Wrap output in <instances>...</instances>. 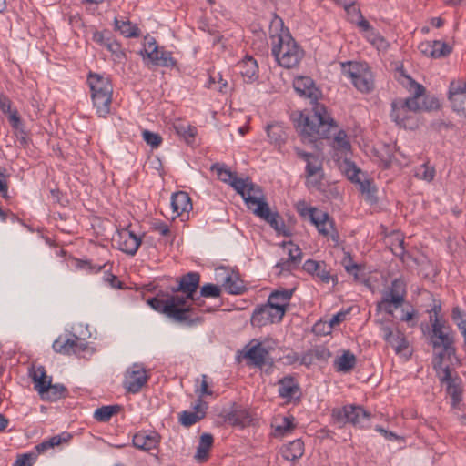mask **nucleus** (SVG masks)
Wrapping results in <instances>:
<instances>
[{
    "label": "nucleus",
    "instance_id": "nucleus-1",
    "mask_svg": "<svg viewBox=\"0 0 466 466\" xmlns=\"http://www.w3.org/2000/svg\"><path fill=\"white\" fill-rule=\"evenodd\" d=\"M293 86L299 96L309 98L313 104L311 113L301 114L299 119L298 128L302 140L312 143L318 139L329 138L331 129H334L337 125L328 113L326 106L317 103L321 93L314 81L309 76H299L295 78Z\"/></svg>",
    "mask_w": 466,
    "mask_h": 466
},
{
    "label": "nucleus",
    "instance_id": "nucleus-24",
    "mask_svg": "<svg viewBox=\"0 0 466 466\" xmlns=\"http://www.w3.org/2000/svg\"><path fill=\"white\" fill-rule=\"evenodd\" d=\"M159 441L160 436L155 431H139L133 437L134 446L142 451H148L157 449Z\"/></svg>",
    "mask_w": 466,
    "mask_h": 466
},
{
    "label": "nucleus",
    "instance_id": "nucleus-55",
    "mask_svg": "<svg viewBox=\"0 0 466 466\" xmlns=\"http://www.w3.org/2000/svg\"><path fill=\"white\" fill-rule=\"evenodd\" d=\"M436 40L423 41L418 46V49L426 56H434L436 53L435 48Z\"/></svg>",
    "mask_w": 466,
    "mask_h": 466
},
{
    "label": "nucleus",
    "instance_id": "nucleus-10",
    "mask_svg": "<svg viewBox=\"0 0 466 466\" xmlns=\"http://www.w3.org/2000/svg\"><path fill=\"white\" fill-rule=\"evenodd\" d=\"M144 60L147 59L152 65L163 67H175L177 61L172 53L159 46L156 39L150 35L145 36L144 48L139 52Z\"/></svg>",
    "mask_w": 466,
    "mask_h": 466
},
{
    "label": "nucleus",
    "instance_id": "nucleus-60",
    "mask_svg": "<svg viewBox=\"0 0 466 466\" xmlns=\"http://www.w3.org/2000/svg\"><path fill=\"white\" fill-rule=\"evenodd\" d=\"M112 38V36L108 35L106 32H99L96 31L93 34L92 39L96 43L99 44L100 46L106 47V43Z\"/></svg>",
    "mask_w": 466,
    "mask_h": 466
},
{
    "label": "nucleus",
    "instance_id": "nucleus-57",
    "mask_svg": "<svg viewBox=\"0 0 466 466\" xmlns=\"http://www.w3.org/2000/svg\"><path fill=\"white\" fill-rule=\"evenodd\" d=\"M348 311H339L337 314L333 315L328 321V330L327 333H330L332 329L336 326L339 325L342 321L345 320Z\"/></svg>",
    "mask_w": 466,
    "mask_h": 466
},
{
    "label": "nucleus",
    "instance_id": "nucleus-45",
    "mask_svg": "<svg viewBox=\"0 0 466 466\" xmlns=\"http://www.w3.org/2000/svg\"><path fill=\"white\" fill-rule=\"evenodd\" d=\"M451 317L462 336L466 338V319H464L461 310L458 307L452 309Z\"/></svg>",
    "mask_w": 466,
    "mask_h": 466
},
{
    "label": "nucleus",
    "instance_id": "nucleus-12",
    "mask_svg": "<svg viewBox=\"0 0 466 466\" xmlns=\"http://www.w3.org/2000/svg\"><path fill=\"white\" fill-rule=\"evenodd\" d=\"M53 350L56 353L64 355H78L88 352L93 353L94 350L88 346V343L75 334L60 335L53 342Z\"/></svg>",
    "mask_w": 466,
    "mask_h": 466
},
{
    "label": "nucleus",
    "instance_id": "nucleus-43",
    "mask_svg": "<svg viewBox=\"0 0 466 466\" xmlns=\"http://www.w3.org/2000/svg\"><path fill=\"white\" fill-rule=\"evenodd\" d=\"M334 147L340 151L347 152L350 149V143L344 130H339L334 137Z\"/></svg>",
    "mask_w": 466,
    "mask_h": 466
},
{
    "label": "nucleus",
    "instance_id": "nucleus-52",
    "mask_svg": "<svg viewBox=\"0 0 466 466\" xmlns=\"http://www.w3.org/2000/svg\"><path fill=\"white\" fill-rule=\"evenodd\" d=\"M295 428L293 417H284L281 422L275 427V431L280 434H286Z\"/></svg>",
    "mask_w": 466,
    "mask_h": 466
},
{
    "label": "nucleus",
    "instance_id": "nucleus-28",
    "mask_svg": "<svg viewBox=\"0 0 466 466\" xmlns=\"http://www.w3.org/2000/svg\"><path fill=\"white\" fill-rule=\"evenodd\" d=\"M266 132L268 137L269 142L280 147L285 144L288 135L286 128L279 122H274L266 126Z\"/></svg>",
    "mask_w": 466,
    "mask_h": 466
},
{
    "label": "nucleus",
    "instance_id": "nucleus-6",
    "mask_svg": "<svg viewBox=\"0 0 466 466\" xmlns=\"http://www.w3.org/2000/svg\"><path fill=\"white\" fill-rule=\"evenodd\" d=\"M148 305L160 313L177 322H185L193 325L196 321L190 316L191 307H186V299L181 295H172L167 299L152 298L147 300Z\"/></svg>",
    "mask_w": 466,
    "mask_h": 466
},
{
    "label": "nucleus",
    "instance_id": "nucleus-5",
    "mask_svg": "<svg viewBox=\"0 0 466 466\" xmlns=\"http://www.w3.org/2000/svg\"><path fill=\"white\" fill-rule=\"evenodd\" d=\"M459 367L461 365H451V363L439 364V381L441 390L451 399V406L455 410H461L463 407L464 385L462 379L457 371Z\"/></svg>",
    "mask_w": 466,
    "mask_h": 466
},
{
    "label": "nucleus",
    "instance_id": "nucleus-2",
    "mask_svg": "<svg viewBox=\"0 0 466 466\" xmlns=\"http://www.w3.org/2000/svg\"><path fill=\"white\" fill-rule=\"evenodd\" d=\"M395 77L410 96L392 101L390 117L397 125L406 127L412 113L428 111L433 106L432 103L427 102L424 86L407 75L402 66L397 68Z\"/></svg>",
    "mask_w": 466,
    "mask_h": 466
},
{
    "label": "nucleus",
    "instance_id": "nucleus-36",
    "mask_svg": "<svg viewBox=\"0 0 466 466\" xmlns=\"http://www.w3.org/2000/svg\"><path fill=\"white\" fill-rule=\"evenodd\" d=\"M115 29L119 31L125 37H138L141 35V31L138 26L132 24L129 20H119L115 18L114 20Z\"/></svg>",
    "mask_w": 466,
    "mask_h": 466
},
{
    "label": "nucleus",
    "instance_id": "nucleus-22",
    "mask_svg": "<svg viewBox=\"0 0 466 466\" xmlns=\"http://www.w3.org/2000/svg\"><path fill=\"white\" fill-rule=\"evenodd\" d=\"M217 275L222 278V287L229 294L238 295L246 290L243 281L238 275L233 271L229 272L226 268L217 269Z\"/></svg>",
    "mask_w": 466,
    "mask_h": 466
},
{
    "label": "nucleus",
    "instance_id": "nucleus-33",
    "mask_svg": "<svg viewBox=\"0 0 466 466\" xmlns=\"http://www.w3.org/2000/svg\"><path fill=\"white\" fill-rule=\"evenodd\" d=\"M214 438L210 433H203L200 436L197 452L194 455L195 460L198 462H204L208 460L209 451L213 445Z\"/></svg>",
    "mask_w": 466,
    "mask_h": 466
},
{
    "label": "nucleus",
    "instance_id": "nucleus-54",
    "mask_svg": "<svg viewBox=\"0 0 466 466\" xmlns=\"http://www.w3.org/2000/svg\"><path fill=\"white\" fill-rule=\"evenodd\" d=\"M343 6L350 16L352 23H355L362 15L360 10L354 5V3L344 2Z\"/></svg>",
    "mask_w": 466,
    "mask_h": 466
},
{
    "label": "nucleus",
    "instance_id": "nucleus-53",
    "mask_svg": "<svg viewBox=\"0 0 466 466\" xmlns=\"http://www.w3.org/2000/svg\"><path fill=\"white\" fill-rule=\"evenodd\" d=\"M210 84L221 93H227L228 91V82L222 78L219 73L210 76Z\"/></svg>",
    "mask_w": 466,
    "mask_h": 466
},
{
    "label": "nucleus",
    "instance_id": "nucleus-38",
    "mask_svg": "<svg viewBox=\"0 0 466 466\" xmlns=\"http://www.w3.org/2000/svg\"><path fill=\"white\" fill-rule=\"evenodd\" d=\"M212 170L216 171L218 178L225 182L229 184L234 188V183L236 181H242V178H238L235 173L231 172L229 169H228L224 165H220L218 163L214 164L211 167Z\"/></svg>",
    "mask_w": 466,
    "mask_h": 466
},
{
    "label": "nucleus",
    "instance_id": "nucleus-15",
    "mask_svg": "<svg viewBox=\"0 0 466 466\" xmlns=\"http://www.w3.org/2000/svg\"><path fill=\"white\" fill-rule=\"evenodd\" d=\"M146 369L140 364H133L125 374L124 388L130 393H137L147 382Z\"/></svg>",
    "mask_w": 466,
    "mask_h": 466
},
{
    "label": "nucleus",
    "instance_id": "nucleus-34",
    "mask_svg": "<svg viewBox=\"0 0 466 466\" xmlns=\"http://www.w3.org/2000/svg\"><path fill=\"white\" fill-rule=\"evenodd\" d=\"M71 439V435L68 432H63L59 435H55L48 440L42 441L41 443L35 446V454L36 457L46 451L48 449L54 448L60 445L61 443L67 442Z\"/></svg>",
    "mask_w": 466,
    "mask_h": 466
},
{
    "label": "nucleus",
    "instance_id": "nucleus-37",
    "mask_svg": "<svg viewBox=\"0 0 466 466\" xmlns=\"http://www.w3.org/2000/svg\"><path fill=\"white\" fill-rule=\"evenodd\" d=\"M11 105L7 96L0 95V110L5 114H9V121L15 129H20L22 126L20 116L17 111H11Z\"/></svg>",
    "mask_w": 466,
    "mask_h": 466
},
{
    "label": "nucleus",
    "instance_id": "nucleus-49",
    "mask_svg": "<svg viewBox=\"0 0 466 466\" xmlns=\"http://www.w3.org/2000/svg\"><path fill=\"white\" fill-rule=\"evenodd\" d=\"M36 461V454L34 452L19 455L15 461L13 466H33Z\"/></svg>",
    "mask_w": 466,
    "mask_h": 466
},
{
    "label": "nucleus",
    "instance_id": "nucleus-4",
    "mask_svg": "<svg viewBox=\"0 0 466 466\" xmlns=\"http://www.w3.org/2000/svg\"><path fill=\"white\" fill-rule=\"evenodd\" d=\"M234 189L241 195L248 208L254 215L268 223L276 231L284 228L283 219L278 212H272L266 201L262 188L253 183L249 178L234 183Z\"/></svg>",
    "mask_w": 466,
    "mask_h": 466
},
{
    "label": "nucleus",
    "instance_id": "nucleus-27",
    "mask_svg": "<svg viewBox=\"0 0 466 466\" xmlns=\"http://www.w3.org/2000/svg\"><path fill=\"white\" fill-rule=\"evenodd\" d=\"M171 208L177 216L188 213L193 208L189 195L184 191L173 193L171 197Z\"/></svg>",
    "mask_w": 466,
    "mask_h": 466
},
{
    "label": "nucleus",
    "instance_id": "nucleus-7",
    "mask_svg": "<svg viewBox=\"0 0 466 466\" xmlns=\"http://www.w3.org/2000/svg\"><path fill=\"white\" fill-rule=\"evenodd\" d=\"M87 82L96 114L100 117H106L110 113L112 104L113 86L111 81L102 75L90 73Z\"/></svg>",
    "mask_w": 466,
    "mask_h": 466
},
{
    "label": "nucleus",
    "instance_id": "nucleus-21",
    "mask_svg": "<svg viewBox=\"0 0 466 466\" xmlns=\"http://www.w3.org/2000/svg\"><path fill=\"white\" fill-rule=\"evenodd\" d=\"M308 213L310 221L316 226L319 233L324 237H328L334 228V220L328 213L319 210L316 208H309Z\"/></svg>",
    "mask_w": 466,
    "mask_h": 466
},
{
    "label": "nucleus",
    "instance_id": "nucleus-48",
    "mask_svg": "<svg viewBox=\"0 0 466 466\" xmlns=\"http://www.w3.org/2000/svg\"><path fill=\"white\" fill-rule=\"evenodd\" d=\"M288 249L289 258L291 261L299 265L302 258V251L299 248V246L293 244L292 242H289L285 245Z\"/></svg>",
    "mask_w": 466,
    "mask_h": 466
},
{
    "label": "nucleus",
    "instance_id": "nucleus-58",
    "mask_svg": "<svg viewBox=\"0 0 466 466\" xmlns=\"http://www.w3.org/2000/svg\"><path fill=\"white\" fill-rule=\"evenodd\" d=\"M66 391V388L64 385H62V384L52 385L50 383V388H48V390L46 391L45 393H47L54 400H56L58 398H61L62 396H64Z\"/></svg>",
    "mask_w": 466,
    "mask_h": 466
},
{
    "label": "nucleus",
    "instance_id": "nucleus-16",
    "mask_svg": "<svg viewBox=\"0 0 466 466\" xmlns=\"http://www.w3.org/2000/svg\"><path fill=\"white\" fill-rule=\"evenodd\" d=\"M279 309L274 310L272 306L266 304L258 306L254 309L251 316V325L261 328L268 324L280 322L283 315L279 313Z\"/></svg>",
    "mask_w": 466,
    "mask_h": 466
},
{
    "label": "nucleus",
    "instance_id": "nucleus-9",
    "mask_svg": "<svg viewBox=\"0 0 466 466\" xmlns=\"http://www.w3.org/2000/svg\"><path fill=\"white\" fill-rule=\"evenodd\" d=\"M405 297V282L400 279H394L391 285L382 291L381 299L377 302L376 309L378 312L384 311L393 316L394 310L402 307Z\"/></svg>",
    "mask_w": 466,
    "mask_h": 466
},
{
    "label": "nucleus",
    "instance_id": "nucleus-32",
    "mask_svg": "<svg viewBox=\"0 0 466 466\" xmlns=\"http://www.w3.org/2000/svg\"><path fill=\"white\" fill-rule=\"evenodd\" d=\"M281 454L287 461H296L304 454V443L300 439L294 440L281 448Z\"/></svg>",
    "mask_w": 466,
    "mask_h": 466
},
{
    "label": "nucleus",
    "instance_id": "nucleus-18",
    "mask_svg": "<svg viewBox=\"0 0 466 466\" xmlns=\"http://www.w3.org/2000/svg\"><path fill=\"white\" fill-rule=\"evenodd\" d=\"M338 418H343L347 422L364 428L369 424L370 414L360 406L348 405L337 411Z\"/></svg>",
    "mask_w": 466,
    "mask_h": 466
},
{
    "label": "nucleus",
    "instance_id": "nucleus-17",
    "mask_svg": "<svg viewBox=\"0 0 466 466\" xmlns=\"http://www.w3.org/2000/svg\"><path fill=\"white\" fill-rule=\"evenodd\" d=\"M113 242L121 251L134 256L141 245V238L127 228H123L114 235Z\"/></svg>",
    "mask_w": 466,
    "mask_h": 466
},
{
    "label": "nucleus",
    "instance_id": "nucleus-59",
    "mask_svg": "<svg viewBox=\"0 0 466 466\" xmlns=\"http://www.w3.org/2000/svg\"><path fill=\"white\" fill-rule=\"evenodd\" d=\"M366 37L372 45H375L377 46H381L385 42L384 38L381 35H380L373 28H371L367 33Z\"/></svg>",
    "mask_w": 466,
    "mask_h": 466
},
{
    "label": "nucleus",
    "instance_id": "nucleus-13",
    "mask_svg": "<svg viewBox=\"0 0 466 466\" xmlns=\"http://www.w3.org/2000/svg\"><path fill=\"white\" fill-rule=\"evenodd\" d=\"M296 153L306 162L305 171L308 186L319 187L324 177L322 158L319 155L307 153L299 148H296Z\"/></svg>",
    "mask_w": 466,
    "mask_h": 466
},
{
    "label": "nucleus",
    "instance_id": "nucleus-29",
    "mask_svg": "<svg viewBox=\"0 0 466 466\" xmlns=\"http://www.w3.org/2000/svg\"><path fill=\"white\" fill-rule=\"evenodd\" d=\"M30 376L34 381L35 389L43 395L50 388L51 378L46 375L43 366L34 368L30 371Z\"/></svg>",
    "mask_w": 466,
    "mask_h": 466
},
{
    "label": "nucleus",
    "instance_id": "nucleus-50",
    "mask_svg": "<svg viewBox=\"0 0 466 466\" xmlns=\"http://www.w3.org/2000/svg\"><path fill=\"white\" fill-rule=\"evenodd\" d=\"M142 135L147 144L151 146L153 148H157L162 143V137L157 133L144 130Z\"/></svg>",
    "mask_w": 466,
    "mask_h": 466
},
{
    "label": "nucleus",
    "instance_id": "nucleus-3",
    "mask_svg": "<svg viewBox=\"0 0 466 466\" xmlns=\"http://www.w3.org/2000/svg\"><path fill=\"white\" fill-rule=\"evenodd\" d=\"M270 41L271 53L279 66L292 68L299 64L304 52L289 30L283 27L280 18H276L271 23Z\"/></svg>",
    "mask_w": 466,
    "mask_h": 466
},
{
    "label": "nucleus",
    "instance_id": "nucleus-47",
    "mask_svg": "<svg viewBox=\"0 0 466 466\" xmlns=\"http://www.w3.org/2000/svg\"><path fill=\"white\" fill-rule=\"evenodd\" d=\"M310 350L315 361L326 362L331 357V352L324 346H316Z\"/></svg>",
    "mask_w": 466,
    "mask_h": 466
},
{
    "label": "nucleus",
    "instance_id": "nucleus-41",
    "mask_svg": "<svg viewBox=\"0 0 466 466\" xmlns=\"http://www.w3.org/2000/svg\"><path fill=\"white\" fill-rule=\"evenodd\" d=\"M106 48L117 59L119 62L126 59L125 50L122 48L121 44L113 37L106 43Z\"/></svg>",
    "mask_w": 466,
    "mask_h": 466
},
{
    "label": "nucleus",
    "instance_id": "nucleus-20",
    "mask_svg": "<svg viewBox=\"0 0 466 466\" xmlns=\"http://www.w3.org/2000/svg\"><path fill=\"white\" fill-rule=\"evenodd\" d=\"M279 396L286 401L299 400L301 397V390L297 380L290 376H285L278 381Z\"/></svg>",
    "mask_w": 466,
    "mask_h": 466
},
{
    "label": "nucleus",
    "instance_id": "nucleus-35",
    "mask_svg": "<svg viewBox=\"0 0 466 466\" xmlns=\"http://www.w3.org/2000/svg\"><path fill=\"white\" fill-rule=\"evenodd\" d=\"M356 362L355 355L348 350L335 359L334 367L339 372L348 373L355 367Z\"/></svg>",
    "mask_w": 466,
    "mask_h": 466
},
{
    "label": "nucleus",
    "instance_id": "nucleus-64",
    "mask_svg": "<svg viewBox=\"0 0 466 466\" xmlns=\"http://www.w3.org/2000/svg\"><path fill=\"white\" fill-rule=\"evenodd\" d=\"M297 266L298 265L291 261L289 258H282L277 263L276 268H279L281 271H290L296 268Z\"/></svg>",
    "mask_w": 466,
    "mask_h": 466
},
{
    "label": "nucleus",
    "instance_id": "nucleus-14",
    "mask_svg": "<svg viewBox=\"0 0 466 466\" xmlns=\"http://www.w3.org/2000/svg\"><path fill=\"white\" fill-rule=\"evenodd\" d=\"M447 98L453 111L466 116V82L463 79L450 82Z\"/></svg>",
    "mask_w": 466,
    "mask_h": 466
},
{
    "label": "nucleus",
    "instance_id": "nucleus-11",
    "mask_svg": "<svg viewBox=\"0 0 466 466\" xmlns=\"http://www.w3.org/2000/svg\"><path fill=\"white\" fill-rule=\"evenodd\" d=\"M455 332L446 330L442 319L439 317V364L451 363L461 365V360L456 355L454 347Z\"/></svg>",
    "mask_w": 466,
    "mask_h": 466
},
{
    "label": "nucleus",
    "instance_id": "nucleus-42",
    "mask_svg": "<svg viewBox=\"0 0 466 466\" xmlns=\"http://www.w3.org/2000/svg\"><path fill=\"white\" fill-rule=\"evenodd\" d=\"M203 419L202 414H196L194 411L184 410L179 415V422L185 427H190Z\"/></svg>",
    "mask_w": 466,
    "mask_h": 466
},
{
    "label": "nucleus",
    "instance_id": "nucleus-31",
    "mask_svg": "<svg viewBox=\"0 0 466 466\" xmlns=\"http://www.w3.org/2000/svg\"><path fill=\"white\" fill-rule=\"evenodd\" d=\"M239 73L247 82L254 81L258 78V64L251 56H246L238 64Z\"/></svg>",
    "mask_w": 466,
    "mask_h": 466
},
{
    "label": "nucleus",
    "instance_id": "nucleus-30",
    "mask_svg": "<svg viewBox=\"0 0 466 466\" xmlns=\"http://www.w3.org/2000/svg\"><path fill=\"white\" fill-rule=\"evenodd\" d=\"M431 325L421 324V330L429 344L435 350L437 349V308L434 306L430 315Z\"/></svg>",
    "mask_w": 466,
    "mask_h": 466
},
{
    "label": "nucleus",
    "instance_id": "nucleus-63",
    "mask_svg": "<svg viewBox=\"0 0 466 466\" xmlns=\"http://www.w3.org/2000/svg\"><path fill=\"white\" fill-rule=\"evenodd\" d=\"M280 360L283 361L284 365H293L299 360V355L293 350H289L281 357Z\"/></svg>",
    "mask_w": 466,
    "mask_h": 466
},
{
    "label": "nucleus",
    "instance_id": "nucleus-61",
    "mask_svg": "<svg viewBox=\"0 0 466 466\" xmlns=\"http://www.w3.org/2000/svg\"><path fill=\"white\" fill-rule=\"evenodd\" d=\"M103 280L114 289H122V282L118 280L116 276L111 273L106 271L103 277Z\"/></svg>",
    "mask_w": 466,
    "mask_h": 466
},
{
    "label": "nucleus",
    "instance_id": "nucleus-56",
    "mask_svg": "<svg viewBox=\"0 0 466 466\" xmlns=\"http://www.w3.org/2000/svg\"><path fill=\"white\" fill-rule=\"evenodd\" d=\"M76 267L78 268L86 270L87 272H90V273H92V272L96 273V272L102 270L103 268H105L106 264L103 266H99V265L93 264L89 260H77Z\"/></svg>",
    "mask_w": 466,
    "mask_h": 466
},
{
    "label": "nucleus",
    "instance_id": "nucleus-44",
    "mask_svg": "<svg viewBox=\"0 0 466 466\" xmlns=\"http://www.w3.org/2000/svg\"><path fill=\"white\" fill-rule=\"evenodd\" d=\"M176 132L186 140L193 139L196 135V128L188 124L178 123L174 126Z\"/></svg>",
    "mask_w": 466,
    "mask_h": 466
},
{
    "label": "nucleus",
    "instance_id": "nucleus-8",
    "mask_svg": "<svg viewBox=\"0 0 466 466\" xmlns=\"http://www.w3.org/2000/svg\"><path fill=\"white\" fill-rule=\"evenodd\" d=\"M341 71L360 92L368 94L373 91L374 76L367 63L352 61L341 63Z\"/></svg>",
    "mask_w": 466,
    "mask_h": 466
},
{
    "label": "nucleus",
    "instance_id": "nucleus-46",
    "mask_svg": "<svg viewBox=\"0 0 466 466\" xmlns=\"http://www.w3.org/2000/svg\"><path fill=\"white\" fill-rule=\"evenodd\" d=\"M220 294L221 289L211 283L203 285L200 289V297L204 298H218Z\"/></svg>",
    "mask_w": 466,
    "mask_h": 466
},
{
    "label": "nucleus",
    "instance_id": "nucleus-39",
    "mask_svg": "<svg viewBox=\"0 0 466 466\" xmlns=\"http://www.w3.org/2000/svg\"><path fill=\"white\" fill-rule=\"evenodd\" d=\"M121 410L119 405H108L98 408L94 412V418L100 422L108 421L113 415L117 414Z\"/></svg>",
    "mask_w": 466,
    "mask_h": 466
},
{
    "label": "nucleus",
    "instance_id": "nucleus-40",
    "mask_svg": "<svg viewBox=\"0 0 466 466\" xmlns=\"http://www.w3.org/2000/svg\"><path fill=\"white\" fill-rule=\"evenodd\" d=\"M388 344H390L393 348L396 354L404 353L409 347L408 340L406 339L404 335L399 331Z\"/></svg>",
    "mask_w": 466,
    "mask_h": 466
},
{
    "label": "nucleus",
    "instance_id": "nucleus-19",
    "mask_svg": "<svg viewBox=\"0 0 466 466\" xmlns=\"http://www.w3.org/2000/svg\"><path fill=\"white\" fill-rule=\"evenodd\" d=\"M269 350L262 342L253 339L245 348L244 358L252 365L262 368L268 362Z\"/></svg>",
    "mask_w": 466,
    "mask_h": 466
},
{
    "label": "nucleus",
    "instance_id": "nucleus-26",
    "mask_svg": "<svg viewBox=\"0 0 466 466\" xmlns=\"http://www.w3.org/2000/svg\"><path fill=\"white\" fill-rule=\"evenodd\" d=\"M200 281V275L198 272H188L186 275L182 276L179 280V285L174 291H180L186 294L184 299L186 301L187 298H192V295L196 292L198 288Z\"/></svg>",
    "mask_w": 466,
    "mask_h": 466
},
{
    "label": "nucleus",
    "instance_id": "nucleus-25",
    "mask_svg": "<svg viewBox=\"0 0 466 466\" xmlns=\"http://www.w3.org/2000/svg\"><path fill=\"white\" fill-rule=\"evenodd\" d=\"M292 294V289L276 290L269 295L267 304L272 306L274 310L279 309V313L284 316Z\"/></svg>",
    "mask_w": 466,
    "mask_h": 466
},
{
    "label": "nucleus",
    "instance_id": "nucleus-23",
    "mask_svg": "<svg viewBox=\"0 0 466 466\" xmlns=\"http://www.w3.org/2000/svg\"><path fill=\"white\" fill-rule=\"evenodd\" d=\"M303 269L319 278L324 283H329L330 279L337 282V278L330 275V271L324 261L308 259L303 264Z\"/></svg>",
    "mask_w": 466,
    "mask_h": 466
},
{
    "label": "nucleus",
    "instance_id": "nucleus-62",
    "mask_svg": "<svg viewBox=\"0 0 466 466\" xmlns=\"http://www.w3.org/2000/svg\"><path fill=\"white\" fill-rule=\"evenodd\" d=\"M201 378L200 389L197 390V392H198V397L202 398L204 396H211L213 392L208 390V376L203 374Z\"/></svg>",
    "mask_w": 466,
    "mask_h": 466
},
{
    "label": "nucleus",
    "instance_id": "nucleus-51",
    "mask_svg": "<svg viewBox=\"0 0 466 466\" xmlns=\"http://www.w3.org/2000/svg\"><path fill=\"white\" fill-rule=\"evenodd\" d=\"M435 175V169L433 167H429L427 164H423L417 168L416 176L427 181H431Z\"/></svg>",
    "mask_w": 466,
    "mask_h": 466
}]
</instances>
